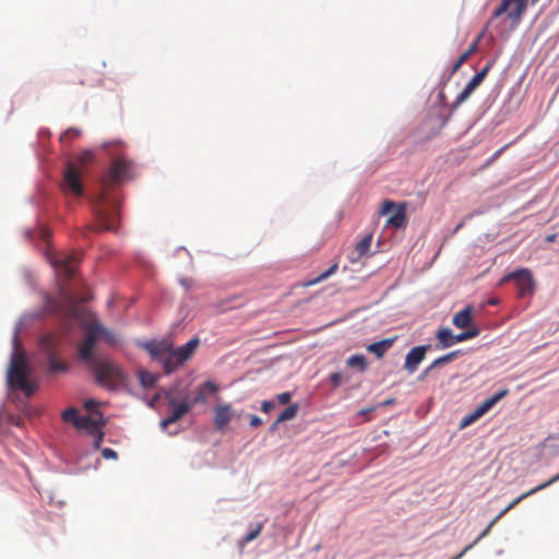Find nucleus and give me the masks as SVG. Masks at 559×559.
I'll use <instances>...</instances> for the list:
<instances>
[{"mask_svg":"<svg viewBox=\"0 0 559 559\" xmlns=\"http://www.w3.org/2000/svg\"><path fill=\"white\" fill-rule=\"evenodd\" d=\"M131 162L119 157L115 159L102 181V191L94 201L95 224L88 228L94 231L118 229L119 203L108 195V189L111 185L120 183L130 176Z\"/></svg>","mask_w":559,"mask_h":559,"instance_id":"nucleus-1","label":"nucleus"},{"mask_svg":"<svg viewBox=\"0 0 559 559\" xmlns=\"http://www.w3.org/2000/svg\"><path fill=\"white\" fill-rule=\"evenodd\" d=\"M94 159V154L92 151H84L76 157V163H68L63 180L61 185V189L67 194H72L74 197H81L83 194V183H82V173L83 168L88 165Z\"/></svg>","mask_w":559,"mask_h":559,"instance_id":"nucleus-2","label":"nucleus"},{"mask_svg":"<svg viewBox=\"0 0 559 559\" xmlns=\"http://www.w3.org/2000/svg\"><path fill=\"white\" fill-rule=\"evenodd\" d=\"M32 369L28 366L24 355L15 350L11 357L8 370V383L11 388L22 390L27 396L36 391V384L28 380Z\"/></svg>","mask_w":559,"mask_h":559,"instance_id":"nucleus-3","label":"nucleus"},{"mask_svg":"<svg viewBox=\"0 0 559 559\" xmlns=\"http://www.w3.org/2000/svg\"><path fill=\"white\" fill-rule=\"evenodd\" d=\"M88 369L93 372L95 381L109 390L122 385L126 381V374L122 369L107 358H102Z\"/></svg>","mask_w":559,"mask_h":559,"instance_id":"nucleus-4","label":"nucleus"},{"mask_svg":"<svg viewBox=\"0 0 559 559\" xmlns=\"http://www.w3.org/2000/svg\"><path fill=\"white\" fill-rule=\"evenodd\" d=\"M61 337L58 335L48 334L41 337L40 347L46 353L48 359L49 372H64L68 370V365L57 357V352L61 345Z\"/></svg>","mask_w":559,"mask_h":559,"instance_id":"nucleus-5","label":"nucleus"},{"mask_svg":"<svg viewBox=\"0 0 559 559\" xmlns=\"http://www.w3.org/2000/svg\"><path fill=\"white\" fill-rule=\"evenodd\" d=\"M96 333L93 331L91 324L86 326V332L83 340L79 343L76 347L78 358L88 368L99 361L103 357L97 355L96 344H97Z\"/></svg>","mask_w":559,"mask_h":559,"instance_id":"nucleus-6","label":"nucleus"},{"mask_svg":"<svg viewBox=\"0 0 559 559\" xmlns=\"http://www.w3.org/2000/svg\"><path fill=\"white\" fill-rule=\"evenodd\" d=\"M527 0H501L500 5L492 12L491 17L487 22L490 26L496 19L507 13L513 25H518L526 10Z\"/></svg>","mask_w":559,"mask_h":559,"instance_id":"nucleus-7","label":"nucleus"},{"mask_svg":"<svg viewBox=\"0 0 559 559\" xmlns=\"http://www.w3.org/2000/svg\"><path fill=\"white\" fill-rule=\"evenodd\" d=\"M559 481V473L557 475H555L554 477H551L550 479H548L547 481L532 488L531 490L522 493L521 496H519L516 499H514L509 506H507L489 524L488 526L483 531V533L474 540V543H472L471 545H473V547L480 540L483 539L485 536H487L489 534V532L491 531L492 526L502 518L510 510H512L518 503H520L522 500H524L525 498L543 490V489H546L547 487H549L550 485L555 484Z\"/></svg>","mask_w":559,"mask_h":559,"instance_id":"nucleus-8","label":"nucleus"},{"mask_svg":"<svg viewBox=\"0 0 559 559\" xmlns=\"http://www.w3.org/2000/svg\"><path fill=\"white\" fill-rule=\"evenodd\" d=\"M49 260L60 277L66 281L74 277L80 261L76 253H57L51 255Z\"/></svg>","mask_w":559,"mask_h":559,"instance_id":"nucleus-9","label":"nucleus"},{"mask_svg":"<svg viewBox=\"0 0 559 559\" xmlns=\"http://www.w3.org/2000/svg\"><path fill=\"white\" fill-rule=\"evenodd\" d=\"M513 280L519 289V297L523 298L534 293L535 284L532 272L527 269H520L503 277V282Z\"/></svg>","mask_w":559,"mask_h":559,"instance_id":"nucleus-10","label":"nucleus"},{"mask_svg":"<svg viewBox=\"0 0 559 559\" xmlns=\"http://www.w3.org/2000/svg\"><path fill=\"white\" fill-rule=\"evenodd\" d=\"M492 66V60L487 62V64L469 80L464 90L456 96L453 108H457L469 98L472 93L484 82Z\"/></svg>","mask_w":559,"mask_h":559,"instance_id":"nucleus-11","label":"nucleus"},{"mask_svg":"<svg viewBox=\"0 0 559 559\" xmlns=\"http://www.w3.org/2000/svg\"><path fill=\"white\" fill-rule=\"evenodd\" d=\"M391 210H394V213L388 218L386 225L393 226L394 228H402L406 224V203L395 204L391 200H386L383 202L382 207L380 210V214L385 215Z\"/></svg>","mask_w":559,"mask_h":559,"instance_id":"nucleus-12","label":"nucleus"},{"mask_svg":"<svg viewBox=\"0 0 559 559\" xmlns=\"http://www.w3.org/2000/svg\"><path fill=\"white\" fill-rule=\"evenodd\" d=\"M169 406L171 408V414L162 420L160 425L163 428H166L170 424L178 421L186 415L193 406V403L189 401H182L181 403H177L175 399L170 397L168 400Z\"/></svg>","mask_w":559,"mask_h":559,"instance_id":"nucleus-13","label":"nucleus"},{"mask_svg":"<svg viewBox=\"0 0 559 559\" xmlns=\"http://www.w3.org/2000/svg\"><path fill=\"white\" fill-rule=\"evenodd\" d=\"M430 348V345H420L413 347L406 355L404 368L409 373H413L417 370L419 364L425 359L427 350Z\"/></svg>","mask_w":559,"mask_h":559,"instance_id":"nucleus-14","label":"nucleus"},{"mask_svg":"<svg viewBox=\"0 0 559 559\" xmlns=\"http://www.w3.org/2000/svg\"><path fill=\"white\" fill-rule=\"evenodd\" d=\"M95 417V412L90 416H80L78 409L74 407H70L62 413V419L66 423L73 424L78 429H85L88 425H93Z\"/></svg>","mask_w":559,"mask_h":559,"instance_id":"nucleus-15","label":"nucleus"},{"mask_svg":"<svg viewBox=\"0 0 559 559\" xmlns=\"http://www.w3.org/2000/svg\"><path fill=\"white\" fill-rule=\"evenodd\" d=\"M142 346L153 359L160 362L170 350L171 343L168 341H150L145 342Z\"/></svg>","mask_w":559,"mask_h":559,"instance_id":"nucleus-16","label":"nucleus"},{"mask_svg":"<svg viewBox=\"0 0 559 559\" xmlns=\"http://www.w3.org/2000/svg\"><path fill=\"white\" fill-rule=\"evenodd\" d=\"M214 412V426L217 430H223L234 418V409L230 404H219Z\"/></svg>","mask_w":559,"mask_h":559,"instance_id":"nucleus-17","label":"nucleus"},{"mask_svg":"<svg viewBox=\"0 0 559 559\" xmlns=\"http://www.w3.org/2000/svg\"><path fill=\"white\" fill-rule=\"evenodd\" d=\"M200 345V340L198 337L191 338L189 342H187L185 345L171 349L174 353V358L177 359V364H185L188 361L193 354L195 353L197 348Z\"/></svg>","mask_w":559,"mask_h":559,"instance_id":"nucleus-18","label":"nucleus"},{"mask_svg":"<svg viewBox=\"0 0 559 559\" xmlns=\"http://www.w3.org/2000/svg\"><path fill=\"white\" fill-rule=\"evenodd\" d=\"M95 418L93 419V425H88L85 430L94 437V448L99 449L103 440L104 432L102 431V427L105 425L104 416L100 412H95Z\"/></svg>","mask_w":559,"mask_h":559,"instance_id":"nucleus-19","label":"nucleus"},{"mask_svg":"<svg viewBox=\"0 0 559 559\" xmlns=\"http://www.w3.org/2000/svg\"><path fill=\"white\" fill-rule=\"evenodd\" d=\"M472 306H466L452 318V323L459 329H465L472 324Z\"/></svg>","mask_w":559,"mask_h":559,"instance_id":"nucleus-20","label":"nucleus"},{"mask_svg":"<svg viewBox=\"0 0 559 559\" xmlns=\"http://www.w3.org/2000/svg\"><path fill=\"white\" fill-rule=\"evenodd\" d=\"M396 337L384 338L367 346L369 353L374 354L378 358H382L384 354L393 346Z\"/></svg>","mask_w":559,"mask_h":559,"instance_id":"nucleus-21","label":"nucleus"},{"mask_svg":"<svg viewBox=\"0 0 559 559\" xmlns=\"http://www.w3.org/2000/svg\"><path fill=\"white\" fill-rule=\"evenodd\" d=\"M509 393V390H500L496 392L492 396L485 400L481 404H479L476 408L480 413L481 416H484L486 413H488L499 401H501L504 396H507Z\"/></svg>","mask_w":559,"mask_h":559,"instance_id":"nucleus-22","label":"nucleus"},{"mask_svg":"<svg viewBox=\"0 0 559 559\" xmlns=\"http://www.w3.org/2000/svg\"><path fill=\"white\" fill-rule=\"evenodd\" d=\"M372 241V236H365L355 247L354 252L349 257L352 262H356L360 257L365 255L369 250Z\"/></svg>","mask_w":559,"mask_h":559,"instance_id":"nucleus-23","label":"nucleus"},{"mask_svg":"<svg viewBox=\"0 0 559 559\" xmlns=\"http://www.w3.org/2000/svg\"><path fill=\"white\" fill-rule=\"evenodd\" d=\"M91 326H92L93 331L96 333L97 341H99L100 338H104L109 344H117L118 343V338L115 335V333L109 331L108 329H106L102 324L93 323V324H91Z\"/></svg>","mask_w":559,"mask_h":559,"instance_id":"nucleus-24","label":"nucleus"},{"mask_svg":"<svg viewBox=\"0 0 559 559\" xmlns=\"http://www.w3.org/2000/svg\"><path fill=\"white\" fill-rule=\"evenodd\" d=\"M454 334L451 329L443 328L437 332V340L441 344V348H448L454 345Z\"/></svg>","mask_w":559,"mask_h":559,"instance_id":"nucleus-25","label":"nucleus"},{"mask_svg":"<svg viewBox=\"0 0 559 559\" xmlns=\"http://www.w3.org/2000/svg\"><path fill=\"white\" fill-rule=\"evenodd\" d=\"M160 364L163 365V369L166 374L173 373L182 365L177 364V359L174 358V353L171 349L166 354L165 358L160 361Z\"/></svg>","mask_w":559,"mask_h":559,"instance_id":"nucleus-26","label":"nucleus"},{"mask_svg":"<svg viewBox=\"0 0 559 559\" xmlns=\"http://www.w3.org/2000/svg\"><path fill=\"white\" fill-rule=\"evenodd\" d=\"M139 380L143 388L150 389L155 385V383L158 380V376H156L150 371H146V370H140Z\"/></svg>","mask_w":559,"mask_h":559,"instance_id":"nucleus-27","label":"nucleus"},{"mask_svg":"<svg viewBox=\"0 0 559 559\" xmlns=\"http://www.w3.org/2000/svg\"><path fill=\"white\" fill-rule=\"evenodd\" d=\"M298 411H299L298 404H290L289 406H287L285 409H283L280 413V415L277 417V423H284V421L294 419L297 416Z\"/></svg>","mask_w":559,"mask_h":559,"instance_id":"nucleus-28","label":"nucleus"},{"mask_svg":"<svg viewBox=\"0 0 559 559\" xmlns=\"http://www.w3.org/2000/svg\"><path fill=\"white\" fill-rule=\"evenodd\" d=\"M346 362L348 367L358 368L360 371H365L368 365L366 357L360 354L350 356Z\"/></svg>","mask_w":559,"mask_h":559,"instance_id":"nucleus-29","label":"nucleus"},{"mask_svg":"<svg viewBox=\"0 0 559 559\" xmlns=\"http://www.w3.org/2000/svg\"><path fill=\"white\" fill-rule=\"evenodd\" d=\"M456 355H457V352H452V353H449L447 355H443V356L437 358L436 360H433V362L429 367H427L425 369L424 376L427 374L433 368L452 361L456 357Z\"/></svg>","mask_w":559,"mask_h":559,"instance_id":"nucleus-30","label":"nucleus"},{"mask_svg":"<svg viewBox=\"0 0 559 559\" xmlns=\"http://www.w3.org/2000/svg\"><path fill=\"white\" fill-rule=\"evenodd\" d=\"M337 264H333L332 266H330L325 272L321 273L319 276H317L316 278L311 280V281H308L304 284V286L308 287V286H312V285H316L318 283H321L323 282L324 280H326L328 277H330L332 274H334L336 271H337Z\"/></svg>","mask_w":559,"mask_h":559,"instance_id":"nucleus-31","label":"nucleus"},{"mask_svg":"<svg viewBox=\"0 0 559 559\" xmlns=\"http://www.w3.org/2000/svg\"><path fill=\"white\" fill-rule=\"evenodd\" d=\"M479 333H480L479 329L477 326H473L472 329H469L467 331H464V332H461V333L454 335V337H453L454 344L464 342L466 340L474 338V337L478 336Z\"/></svg>","mask_w":559,"mask_h":559,"instance_id":"nucleus-32","label":"nucleus"},{"mask_svg":"<svg viewBox=\"0 0 559 559\" xmlns=\"http://www.w3.org/2000/svg\"><path fill=\"white\" fill-rule=\"evenodd\" d=\"M263 528V524L259 523L254 528L250 530L248 534L242 538L241 543H250L254 540L260 534Z\"/></svg>","mask_w":559,"mask_h":559,"instance_id":"nucleus-33","label":"nucleus"},{"mask_svg":"<svg viewBox=\"0 0 559 559\" xmlns=\"http://www.w3.org/2000/svg\"><path fill=\"white\" fill-rule=\"evenodd\" d=\"M480 417H483V416L477 411V408H475L471 414H468L467 416H465L462 419L461 427L465 428V427L472 425L473 423H475L476 420H478Z\"/></svg>","mask_w":559,"mask_h":559,"instance_id":"nucleus-34","label":"nucleus"},{"mask_svg":"<svg viewBox=\"0 0 559 559\" xmlns=\"http://www.w3.org/2000/svg\"><path fill=\"white\" fill-rule=\"evenodd\" d=\"M469 57L463 52L459 59L454 62L453 67H452V70H451V74H454L455 72L459 71V69L467 61Z\"/></svg>","mask_w":559,"mask_h":559,"instance_id":"nucleus-35","label":"nucleus"},{"mask_svg":"<svg viewBox=\"0 0 559 559\" xmlns=\"http://www.w3.org/2000/svg\"><path fill=\"white\" fill-rule=\"evenodd\" d=\"M81 134V131L74 128L68 129L61 136L60 140L63 141L64 139L73 140L78 138Z\"/></svg>","mask_w":559,"mask_h":559,"instance_id":"nucleus-36","label":"nucleus"},{"mask_svg":"<svg viewBox=\"0 0 559 559\" xmlns=\"http://www.w3.org/2000/svg\"><path fill=\"white\" fill-rule=\"evenodd\" d=\"M275 399L278 402V404L286 405L290 402L292 394L289 392H282L277 394Z\"/></svg>","mask_w":559,"mask_h":559,"instance_id":"nucleus-37","label":"nucleus"},{"mask_svg":"<svg viewBox=\"0 0 559 559\" xmlns=\"http://www.w3.org/2000/svg\"><path fill=\"white\" fill-rule=\"evenodd\" d=\"M201 388L206 392V393H215L217 391V385L212 382V381H206L203 385H201Z\"/></svg>","mask_w":559,"mask_h":559,"instance_id":"nucleus-38","label":"nucleus"},{"mask_svg":"<svg viewBox=\"0 0 559 559\" xmlns=\"http://www.w3.org/2000/svg\"><path fill=\"white\" fill-rule=\"evenodd\" d=\"M205 401H206V392L200 386L198 390V394L192 403L193 404L194 403H203Z\"/></svg>","mask_w":559,"mask_h":559,"instance_id":"nucleus-39","label":"nucleus"},{"mask_svg":"<svg viewBox=\"0 0 559 559\" xmlns=\"http://www.w3.org/2000/svg\"><path fill=\"white\" fill-rule=\"evenodd\" d=\"M481 38V35H479L476 40H474V43L469 46V48L464 51L468 57H471L476 50H477V47H478V43Z\"/></svg>","mask_w":559,"mask_h":559,"instance_id":"nucleus-40","label":"nucleus"},{"mask_svg":"<svg viewBox=\"0 0 559 559\" xmlns=\"http://www.w3.org/2000/svg\"><path fill=\"white\" fill-rule=\"evenodd\" d=\"M102 454L105 459H117V452L110 448L103 449Z\"/></svg>","mask_w":559,"mask_h":559,"instance_id":"nucleus-41","label":"nucleus"},{"mask_svg":"<svg viewBox=\"0 0 559 559\" xmlns=\"http://www.w3.org/2000/svg\"><path fill=\"white\" fill-rule=\"evenodd\" d=\"M330 381L333 385L337 386L342 382V374L340 372H334L330 376Z\"/></svg>","mask_w":559,"mask_h":559,"instance_id":"nucleus-42","label":"nucleus"},{"mask_svg":"<svg viewBox=\"0 0 559 559\" xmlns=\"http://www.w3.org/2000/svg\"><path fill=\"white\" fill-rule=\"evenodd\" d=\"M275 407L272 401H263L261 404V411L264 413H270Z\"/></svg>","mask_w":559,"mask_h":559,"instance_id":"nucleus-43","label":"nucleus"},{"mask_svg":"<svg viewBox=\"0 0 559 559\" xmlns=\"http://www.w3.org/2000/svg\"><path fill=\"white\" fill-rule=\"evenodd\" d=\"M97 405H98V404H97V402H96V401H94V400H86V401L84 402V408H85L86 411H88V412H92V414L95 412L94 409H95V407H96Z\"/></svg>","mask_w":559,"mask_h":559,"instance_id":"nucleus-44","label":"nucleus"},{"mask_svg":"<svg viewBox=\"0 0 559 559\" xmlns=\"http://www.w3.org/2000/svg\"><path fill=\"white\" fill-rule=\"evenodd\" d=\"M263 424V420L258 415L250 416V426L251 427H260Z\"/></svg>","mask_w":559,"mask_h":559,"instance_id":"nucleus-45","label":"nucleus"},{"mask_svg":"<svg viewBox=\"0 0 559 559\" xmlns=\"http://www.w3.org/2000/svg\"><path fill=\"white\" fill-rule=\"evenodd\" d=\"M473 548V545H468L466 546L457 556H455L454 558L452 559H460L462 558L468 550H471Z\"/></svg>","mask_w":559,"mask_h":559,"instance_id":"nucleus-46","label":"nucleus"},{"mask_svg":"<svg viewBox=\"0 0 559 559\" xmlns=\"http://www.w3.org/2000/svg\"><path fill=\"white\" fill-rule=\"evenodd\" d=\"M280 424H281V423H277V419H276V420L271 425V427H270V432H274V431L277 429V427H278V425H280Z\"/></svg>","mask_w":559,"mask_h":559,"instance_id":"nucleus-47","label":"nucleus"},{"mask_svg":"<svg viewBox=\"0 0 559 559\" xmlns=\"http://www.w3.org/2000/svg\"><path fill=\"white\" fill-rule=\"evenodd\" d=\"M555 239H556V235H549V236L546 237V240L548 242H552V241H555Z\"/></svg>","mask_w":559,"mask_h":559,"instance_id":"nucleus-48","label":"nucleus"},{"mask_svg":"<svg viewBox=\"0 0 559 559\" xmlns=\"http://www.w3.org/2000/svg\"><path fill=\"white\" fill-rule=\"evenodd\" d=\"M497 302H498V301H497L496 299H491V300H489V304H490V305H496Z\"/></svg>","mask_w":559,"mask_h":559,"instance_id":"nucleus-49","label":"nucleus"}]
</instances>
